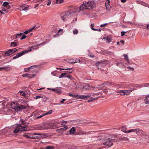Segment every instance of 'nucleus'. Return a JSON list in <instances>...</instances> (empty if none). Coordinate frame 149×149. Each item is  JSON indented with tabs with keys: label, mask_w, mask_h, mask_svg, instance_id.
I'll return each mask as SVG.
<instances>
[{
	"label": "nucleus",
	"mask_w": 149,
	"mask_h": 149,
	"mask_svg": "<svg viewBox=\"0 0 149 149\" xmlns=\"http://www.w3.org/2000/svg\"><path fill=\"white\" fill-rule=\"evenodd\" d=\"M52 110H50L48 112L45 113V115L48 114H51L52 113Z\"/></svg>",
	"instance_id": "obj_53"
},
{
	"label": "nucleus",
	"mask_w": 149,
	"mask_h": 149,
	"mask_svg": "<svg viewBox=\"0 0 149 149\" xmlns=\"http://www.w3.org/2000/svg\"><path fill=\"white\" fill-rule=\"evenodd\" d=\"M119 93L121 95H125V91H119Z\"/></svg>",
	"instance_id": "obj_40"
},
{
	"label": "nucleus",
	"mask_w": 149,
	"mask_h": 149,
	"mask_svg": "<svg viewBox=\"0 0 149 149\" xmlns=\"http://www.w3.org/2000/svg\"><path fill=\"white\" fill-rule=\"evenodd\" d=\"M23 136H24L25 137H26L27 138H31V136H29V135L28 134H24Z\"/></svg>",
	"instance_id": "obj_50"
},
{
	"label": "nucleus",
	"mask_w": 149,
	"mask_h": 149,
	"mask_svg": "<svg viewBox=\"0 0 149 149\" xmlns=\"http://www.w3.org/2000/svg\"><path fill=\"white\" fill-rule=\"evenodd\" d=\"M26 38V36L24 35H23L22 37L20 38L21 40H23Z\"/></svg>",
	"instance_id": "obj_55"
},
{
	"label": "nucleus",
	"mask_w": 149,
	"mask_h": 149,
	"mask_svg": "<svg viewBox=\"0 0 149 149\" xmlns=\"http://www.w3.org/2000/svg\"><path fill=\"white\" fill-rule=\"evenodd\" d=\"M78 8H72L71 9L68 11V12L70 13V15H72L76 11Z\"/></svg>",
	"instance_id": "obj_12"
},
{
	"label": "nucleus",
	"mask_w": 149,
	"mask_h": 149,
	"mask_svg": "<svg viewBox=\"0 0 149 149\" xmlns=\"http://www.w3.org/2000/svg\"><path fill=\"white\" fill-rule=\"evenodd\" d=\"M35 27H36L35 26H34L32 28H31L29 29L31 31L35 28Z\"/></svg>",
	"instance_id": "obj_62"
},
{
	"label": "nucleus",
	"mask_w": 149,
	"mask_h": 149,
	"mask_svg": "<svg viewBox=\"0 0 149 149\" xmlns=\"http://www.w3.org/2000/svg\"><path fill=\"white\" fill-rule=\"evenodd\" d=\"M110 2V1L109 0H107L105 3V6H108V5H109V3Z\"/></svg>",
	"instance_id": "obj_47"
},
{
	"label": "nucleus",
	"mask_w": 149,
	"mask_h": 149,
	"mask_svg": "<svg viewBox=\"0 0 149 149\" xmlns=\"http://www.w3.org/2000/svg\"><path fill=\"white\" fill-rule=\"evenodd\" d=\"M140 88V86H134L132 90H133V91H134V90H136L137 89L139 88Z\"/></svg>",
	"instance_id": "obj_38"
},
{
	"label": "nucleus",
	"mask_w": 149,
	"mask_h": 149,
	"mask_svg": "<svg viewBox=\"0 0 149 149\" xmlns=\"http://www.w3.org/2000/svg\"><path fill=\"white\" fill-rule=\"evenodd\" d=\"M11 107L12 108L14 109L16 111V108L17 107V103L14 102H12L11 104Z\"/></svg>",
	"instance_id": "obj_18"
},
{
	"label": "nucleus",
	"mask_w": 149,
	"mask_h": 149,
	"mask_svg": "<svg viewBox=\"0 0 149 149\" xmlns=\"http://www.w3.org/2000/svg\"><path fill=\"white\" fill-rule=\"evenodd\" d=\"M9 4L8 2L5 1L3 2L2 6L4 7H6V6H8Z\"/></svg>",
	"instance_id": "obj_35"
},
{
	"label": "nucleus",
	"mask_w": 149,
	"mask_h": 149,
	"mask_svg": "<svg viewBox=\"0 0 149 149\" xmlns=\"http://www.w3.org/2000/svg\"><path fill=\"white\" fill-rule=\"evenodd\" d=\"M127 128L125 126H123L122 127V131L125 133H128V131H126Z\"/></svg>",
	"instance_id": "obj_25"
},
{
	"label": "nucleus",
	"mask_w": 149,
	"mask_h": 149,
	"mask_svg": "<svg viewBox=\"0 0 149 149\" xmlns=\"http://www.w3.org/2000/svg\"><path fill=\"white\" fill-rule=\"evenodd\" d=\"M61 70H70L69 71H68V72L70 73H71L72 72L73 69L72 68H65V69H61L60 68Z\"/></svg>",
	"instance_id": "obj_28"
},
{
	"label": "nucleus",
	"mask_w": 149,
	"mask_h": 149,
	"mask_svg": "<svg viewBox=\"0 0 149 149\" xmlns=\"http://www.w3.org/2000/svg\"><path fill=\"white\" fill-rule=\"evenodd\" d=\"M127 68H128L129 70H131L132 71H133L134 70V68H133L131 67H130V66L128 67H127Z\"/></svg>",
	"instance_id": "obj_57"
},
{
	"label": "nucleus",
	"mask_w": 149,
	"mask_h": 149,
	"mask_svg": "<svg viewBox=\"0 0 149 149\" xmlns=\"http://www.w3.org/2000/svg\"><path fill=\"white\" fill-rule=\"evenodd\" d=\"M22 124H18L17 125L15 129L13 130V132L14 133H17L19 132L26 131L29 130L27 129V128L26 126H22V125H24V122L23 120H21Z\"/></svg>",
	"instance_id": "obj_1"
},
{
	"label": "nucleus",
	"mask_w": 149,
	"mask_h": 149,
	"mask_svg": "<svg viewBox=\"0 0 149 149\" xmlns=\"http://www.w3.org/2000/svg\"><path fill=\"white\" fill-rule=\"evenodd\" d=\"M10 111L9 109L7 107H3L0 109V113H7Z\"/></svg>",
	"instance_id": "obj_10"
},
{
	"label": "nucleus",
	"mask_w": 149,
	"mask_h": 149,
	"mask_svg": "<svg viewBox=\"0 0 149 149\" xmlns=\"http://www.w3.org/2000/svg\"><path fill=\"white\" fill-rule=\"evenodd\" d=\"M107 23H106V24H102V25H100V27H104L105 26H106L107 25Z\"/></svg>",
	"instance_id": "obj_58"
},
{
	"label": "nucleus",
	"mask_w": 149,
	"mask_h": 149,
	"mask_svg": "<svg viewBox=\"0 0 149 149\" xmlns=\"http://www.w3.org/2000/svg\"><path fill=\"white\" fill-rule=\"evenodd\" d=\"M124 59L127 61L128 64H130V61L128 58V57L126 54H124Z\"/></svg>",
	"instance_id": "obj_22"
},
{
	"label": "nucleus",
	"mask_w": 149,
	"mask_h": 149,
	"mask_svg": "<svg viewBox=\"0 0 149 149\" xmlns=\"http://www.w3.org/2000/svg\"><path fill=\"white\" fill-rule=\"evenodd\" d=\"M140 130L139 128L133 129L128 130V133L130 132H135L136 133L138 132Z\"/></svg>",
	"instance_id": "obj_14"
},
{
	"label": "nucleus",
	"mask_w": 149,
	"mask_h": 149,
	"mask_svg": "<svg viewBox=\"0 0 149 149\" xmlns=\"http://www.w3.org/2000/svg\"><path fill=\"white\" fill-rule=\"evenodd\" d=\"M101 53L103 55H105L108 54V52L107 51H102L101 52Z\"/></svg>",
	"instance_id": "obj_44"
},
{
	"label": "nucleus",
	"mask_w": 149,
	"mask_h": 149,
	"mask_svg": "<svg viewBox=\"0 0 149 149\" xmlns=\"http://www.w3.org/2000/svg\"><path fill=\"white\" fill-rule=\"evenodd\" d=\"M76 60L77 61H71L70 62V63H76L77 62H79L80 61V60L79 59H76Z\"/></svg>",
	"instance_id": "obj_42"
},
{
	"label": "nucleus",
	"mask_w": 149,
	"mask_h": 149,
	"mask_svg": "<svg viewBox=\"0 0 149 149\" xmlns=\"http://www.w3.org/2000/svg\"><path fill=\"white\" fill-rule=\"evenodd\" d=\"M11 7V6L10 5H8V6H6V9L8 10Z\"/></svg>",
	"instance_id": "obj_64"
},
{
	"label": "nucleus",
	"mask_w": 149,
	"mask_h": 149,
	"mask_svg": "<svg viewBox=\"0 0 149 149\" xmlns=\"http://www.w3.org/2000/svg\"><path fill=\"white\" fill-rule=\"evenodd\" d=\"M98 97H97L96 98H93V97H91L90 100H88V102H92L94 100L97 99Z\"/></svg>",
	"instance_id": "obj_34"
},
{
	"label": "nucleus",
	"mask_w": 149,
	"mask_h": 149,
	"mask_svg": "<svg viewBox=\"0 0 149 149\" xmlns=\"http://www.w3.org/2000/svg\"><path fill=\"white\" fill-rule=\"evenodd\" d=\"M112 141H114V139L110 140L109 138L108 139H104L102 140L103 145L108 146L109 147L111 146L113 144Z\"/></svg>",
	"instance_id": "obj_3"
},
{
	"label": "nucleus",
	"mask_w": 149,
	"mask_h": 149,
	"mask_svg": "<svg viewBox=\"0 0 149 149\" xmlns=\"http://www.w3.org/2000/svg\"><path fill=\"white\" fill-rule=\"evenodd\" d=\"M68 95L70 96H71L72 97H74V98L76 97H77L78 96V94H77L76 95H73V94H72V93H68Z\"/></svg>",
	"instance_id": "obj_27"
},
{
	"label": "nucleus",
	"mask_w": 149,
	"mask_h": 149,
	"mask_svg": "<svg viewBox=\"0 0 149 149\" xmlns=\"http://www.w3.org/2000/svg\"><path fill=\"white\" fill-rule=\"evenodd\" d=\"M71 16L70 13L68 12V11L63 12L61 14V18L64 21L67 20L68 18Z\"/></svg>",
	"instance_id": "obj_2"
},
{
	"label": "nucleus",
	"mask_w": 149,
	"mask_h": 149,
	"mask_svg": "<svg viewBox=\"0 0 149 149\" xmlns=\"http://www.w3.org/2000/svg\"><path fill=\"white\" fill-rule=\"evenodd\" d=\"M78 33V30L77 29H75L73 31V33L74 34H77Z\"/></svg>",
	"instance_id": "obj_45"
},
{
	"label": "nucleus",
	"mask_w": 149,
	"mask_h": 149,
	"mask_svg": "<svg viewBox=\"0 0 149 149\" xmlns=\"http://www.w3.org/2000/svg\"><path fill=\"white\" fill-rule=\"evenodd\" d=\"M140 86V88L148 87L149 86V83L142 84Z\"/></svg>",
	"instance_id": "obj_23"
},
{
	"label": "nucleus",
	"mask_w": 149,
	"mask_h": 149,
	"mask_svg": "<svg viewBox=\"0 0 149 149\" xmlns=\"http://www.w3.org/2000/svg\"><path fill=\"white\" fill-rule=\"evenodd\" d=\"M85 3L87 7L88 8H87V9L89 10L92 9L96 6L95 3L93 1H86Z\"/></svg>",
	"instance_id": "obj_4"
},
{
	"label": "nucleus",
	"mask_w": 149,
	"mask_h": 149,
	"mask_svg": "<svg viewBox=\"0 0 149 149\" xmlns=\"http://www.w3.org/2000/svg\"><path fill=\"white\" fill-rule=\"evenodd\" d=\"M17 46V43L15 42H12L11 43L10 46L16 47Z\"/></svg>",
	"instance_id": "obj_31"
},
{
	"label": "nucleus",
	"mask_w": 149,
	"mask_h": 149,
	"mask_svg": "<svg viewBox=\"0 0 149 149\" xmlns=\"http://www.w3.org/2000/svg\"><path fill=\"white\" fill-rule=\"evenodd\" d=\"M129 140V139L126 137H123L120 138L119 139V141H128Z\"/></svg>",
	"instance_id": "obj_20"
},
{
	"label": "nucleus",
	"mask_w": 149,
	"mask_h": 149,
	"mask_svg": "<svg viewBox=\"0 0 149 149\" xmlns=\"http://www.w3.org/2000/svg\"><path fill=\"white\" fill-rule=\"evenodd\" d=\"M31 32V31L29 29L28 30H27L26 31L24 32L23 33H24L25 34H27Z\"/></svg>",
	"instance_id": "obj_48"
},
{
	"label": "nucleus",
	"mask_w": 149,
	"mask_h": 149,
	"mask_svg": "<svg viewBox=\"0 0 149 149\" xmlns=\"http://www.w3.org/2000/svg\"><path fill=\"white\" fill-rule=\"evenodd\" d=\"M79 10L81 11H83L85 9H87V8H88L86 6V5L85 3H83L82 5H81L79 7Z\"/></svg>",
	"instance_id": "obj_13"
},
{
	"label": "nucleus",
	"mask_w": 149,
	"mask_h": 149,
	"mask_svg": "<svg viewBox=\"0 0 149 149\" xmlns=\"http://www.w3.org/2000/svg\"><path fill=\"white\" fill-rule=\"evenodd\" d=\"M66 123V121H62V123L61 125L63 126V125H64Z\"/></svg>",
	"instance_id": "obj_60"
},
{
	"label": "nucleus",
	"mask_w": 149,
	"mask_h": 149,
	"mask_svg": "<svg viewBox=\"0 0 149 149\" xmlns=\"http://www.w3.org/2000/svg\"><path fill=\"white\" fill-rule=\"evenodd\" d=\"M90 97V96L89 95H87L86 96L85 95H79L77 97V98L79 99H84L85 98H87L88 97Z\"/></svg>",
	"instance_id": "obj_17"
},
{
	"label": "nucleus",
	"mask_w": 149,
	"mask_h": 149,
	"mask_svg": "<svg viewBox=\"0 0 149 149\" xmlns=\"http://www.w3.org/2000/svg\"><path fill=\"white\" fill-rule=\"evenodd\" d=\"M143 5L144 6H146L149 8V4H147L146 3H144Z\"/></svg>",
	"instance_id": "obj_63"
},
{
	"label": "nucleus",
	"mask_w": 149,
	"mask_h": 149,
	"mask_svg": "<svg viewBox=\"0 0 149 149\" xmlns=\"http://www.w3.org/2000/svg\"><path fill=\"white\" fill-rule=\"evenodd\" d=\"M2 11H3L4 12H6V13H8V10H7V9L5 8H2Z\"/></svg>",
	"instance_id": "obj_54"
},
{
	"label": "nucleus",
	"mask_w": 149,
	"mask_h": 149,
	"mask_svg": "<svg viewBox=\"0 0 149 149\" xmlns=\"http://www.w3.org/2000/svg\"><path fill=\"white\" fill-rule=\"evenodd\" d=\"M18 6L19 7V8L18 9V10H19L21 11L23 10L25 11H27L29 7L28 5L25 6L24 4L22 5H19Z\"/></svg>",
	"instance_id": "obj_9"
},
{
	"label": "nucleus",
	"mask_w": 149,
	"mask_h": 149,
	"mask_svg": "<svg viewBox=\"0 0 149 149\" xmlns=\"http://www.w3.org/2000/svg\"><path fill=\"white\" fill-rule=\"evenodd\" d=\"M40 149H54L53 146H48L44 148H41Z\"/></svg>",
	"instance_id": "obj_26"
},
{
	"label": "nucleus",
	"mask_w": 149,
	"mask_h": 149,
	"mask_svg": "<svg viewBox=\"0 0 149 149\" xmlns=\"http://www.w3.org/2000/svg\"><path fill=\"white\" fill-rule=\"evenodd\" d=\"M45 115V113H44L41 115L40 116H38L36 118L37 119H38L39 118H40L42 117L43 116H44Z\"/></svg>",
	"instance_id": "obj_52"
},
{
	"label": "nucleus",
	"mask_w": 149,
	"mask_h": 149,
	"mask_svg": "<svg viewBox=\"0 0 149 149\" xmlns=\"http://www.w3.org/2000/svg\"><path fill=\"white\" fill-rule=\"evenodd\" d=\"M141 134H144V132L142 130L140 129V130L139 132Z\"/></svg>",
	"instance_id": "obj_56"
},
{
	"label": "nucleus",
	"mask_w": 149,
	"mask_h": 149,
	"mask_svg": "<svg viewBox=\"0 0 149 149\" xmlns=\"http://www.w3.org/2000/svg\"><path fill=\"white\" fill-rule=\"evenodd\" d=\"M26 108V106L23 105H21L20 106H17L16 108V111H19L22 109H25Z\"/></svg>",
	"instance_id": "obj_11"
},
{
	"label": "nucleus",
	"mask_w": 149,
	"mask_h": 149,
	"mask_svg": "<svg viewBox=\"0 0 149 149\" xmlns=\"http://www.w3.org/2000/svg\"><path fill=\"white\" fill-rule=\"evenodd\" d=\"M35 76L34 74H33L32 76L30 75V74H24L22 75V76L24 77H27L31 79L33 77H34Z\"/></svg>",
	"instance_id": "obj_15"
},
{
	"label": "nucleus",
	"mask_w": 149,
	"mask_h": 149,
	"mask_svg": "<svg viewBox=\"0 0 149 149\" xmlns=\"http://www.w3.org/2000/svg\"><path fill=\"white\" fill-rule=\"evenodd\" d=\"M126 33V32H125V31H123L121 32V36H124L125 33Z\"/></svg>",
	"instance_id": "obj_59"
},
{
	"label": "nucleus",
	"mask_w": 149,
	"mask_h": 149,
	"mask_svg": "<svg viewBox=\"0 0 149 149\" xmlns=\"http://www.w3.org/2000/svg\"><path fill=\"white\" fill-rule=\"evenodd\" d=\"M44 43H40V44L36 45H35V46L31 47L30 48H31V49L34 48V47H38L40 45H41L42 44H44Z\"/></svg>",
	"instance_id": "obj_30"
},
{
	"label": "nucleus",
	"mask_w": 149,
	"mask_h": 149,
	"mask_svg": "<svg viewBox=\"0 0 149 149\" xmlns=\"http://www.w3.org/2000/svg\"><path fill=\"white\" fill-rule=\"evenodd\" d=\"M104 39H106L108 43L110 42L111 41V39L109 38L108 37H106L105 38H104Z\"/></svg>",
	"instance_id": "obj_51"
},
{
	"label": "nucleus",
	"mask_w": 149,
	"mask_h": 149,
	"mask_svg": "<svg viewBox=\"0 0 149 149\" xmlns=\"http://www.w3.org/2000/svg\"><path fill=\"white\" fill-rule=\"evenodd\" d=\"M106 6L107 10H110L111 7L109 5H108V6Z\"/></svg>",
	"instance_id": "obj_49"
},
{
	"label": "nucleus",
	"mask_w": 149,
	"mask_h": 149,
	"mask_svg": "<svg viewBox=\"0 0 149 149\" xmlns=\"http://www.w3.org/2000/svg\"><path fill=\"white\" fill-rule=\"evenodd\" d=\"M56 127L55 124H52L48 125L47 127V128H45L44 127L41 126L38 127V129L36 130L45 129H54Z\"/></svg>",
	"instance_id": "obj_8"
},
{
	"label": "nucleus",
	"mask_w": 149,
	"mask_h": 149,
	"mask_svg": "<svg viewBox=\"0 0 149 149\" xmlns=\"http://www.w3.org/2000/svg\"><path fill=\"white\" fill-rule=\"evenodd\" d=\"M31 49H30L29 50H24L22 52L18 53L17 55H16L15 56L13 57V59H15L18 58L21 56L25 54L28 53L29 52H31Z\"/></svg>",
	"instance_id": "obj_6"
},
{
	"label": "nucleus",
	"mask_w": 149,
	"mask_h": 149,
	"mask_svg": "<svg viewBox=\"0 0 149 149\" xmlns=\"http://www.w3.org/2000/svg\"><path fill=\"white\" fill-rule=\"evenodd\" d=\"M55 92L57 93L60 94L62 91L61 90V89H56V90H55Z\"/></svg>",
	"instance_id": "obj_37"
},
{
	"label": "nucleus",
	"mask_w": 149,
	"mask_h": 149,
	"mask_svg": "<svg viewBox=\"0 0 149 149\" xmlns=\"http://www.w3.org/2000/svg\"><path fill=\"white\" fill-rule=\"evenodd\" d=\"M133 91V90H125V95H129Z\"/></svg>",
	"instance_id": "obj_21"
},
{
	"label": "nucleus",
	"mask_w": 149,
	"mask_h": 149,
	"mask_svg": "<svg viewBox=\"0 0 149 149\" xmlns=\"http://www.w3.org/2000/svg\"><path fill=\"white\" fill-rule=\"evenodd\" d=\"M23 34L22 33H21L19 34H18L16 36V38H19L22 35V34Z\"/></svg>",
	"instance_id": "obj_46"
},
{
	"label": "nucleus",
	"mask_w": 149,
	"mask_h": 149,
	"mask_svg": "<svg viewBox=\"0 0 149 149\" xmlns=\"http://www.w3.org/2000/svg\"><path fill=\"white\" fill-rule=\"evenodd\" d=\"M110 84H111L109 82H107L106 83H104L101 84V85L99 86V87L97 88H99V90H100L101 88H102V87L104 86H107Z\"/></svg>",
	"instance_id": "obj_16"
},
{
	"label": "nucleus",
	"mask_w": 149,
	"mask_h": 149,
	"mask_svg": "<svg viewBox=\"0 0 149 149\" xmlns=\"http://www.w3.org/2000/svg\"><path fill=\"white\" fill-rule=\"evenodd\" d=\"M35 67V65H33L32 66H31V67H29V68H25L24 70H25V71H29L30 69H31V68H32L33 67Z\"/></svg>",
	"instance_id": "obj_36"
},
{
	"label": "nucleus",
	"mask_w": 149,
	"mask_h": 149,
	"mask_svg": "<svg viewBox=\"0 0 149 149\" xmlns=\"http://www.w3.org/2000/svg\"><path fill=\"white\" fill-rule=\"evenodd\" d=\"M94 26V24H91V29L93 31L97 30L96 29L93 28V27Z\"/></svg>",
	"instance_id": "obj_39"
},
{
	"label": "nucleus",
	"mask_w": 149,
	"mask_h": 149,
	"mask_svg": "<svg viewBox=\"0 0 149 149\" xmlns=\"http://www.w3.org/2000/svg\"><path fill=\"white\" fill-rule=\"evenodd\" d=\"M64 0H56V2L57 4H60L63 3Z\"/></svg>",
	"instance_id": "obj_33"
},
{
	"label": "nucleus",
	"mask_w": 149,
	"mask_h": 149,
	"mask_svg": "<svg viewBox=\"0 0 149 149\" xmlns=\"http://www.w3.org/2000/svg\"><path fill=\"white\" fill-rule=\"evenodd\" d=\"M48 3H47V5L48 6H49L51 4V1L50 0H48Z\"/></svg>",
	"instance_id": "obj_61"
},
{
	"label": "nucleus",
	"mask_w": 149,
	"mask_h": 149,
	"mask_svg": "<svg viewBox=\"0 0 149 149\" xmlns=\"http://www.w3.org/2000/svg\"><path fill=\"white\" fill-rule=\"evenodd\" d=\"M21 93L20 94V95L22 96L23 97H24L26 95V94L23 91H19Z\"/></svg>",
	"instance_id": "obj_41"
},
{
	"label": "nucleus",
	"mask_w": 149,
	"mask_h": 149,
	"mask_svg": "<svg viewBox=\"0 0 149 149\" xmlns=\"http://www.w3.org/2000/svg\"><path fill=\"white\" fill-rule=\"evenodd\" d=\"M11 51L12 52V53H13L15 52H16L17 50V49H16V48H14L13 49H10Z\"/></svg>",
	"instance_id": "obj_43"
},
{
	"label": "nucleus",
	"mask_w": 149,
	"mask_h": 149,
	"mask_svg": "<svg viewBox=\"0 0 149 149\" xmlns=\"http://www.w3.org/2000/svg\"><path fill=\"white\" fill-rule=\"evenodd\" d=\"M67 74L66 73H63L62 74H61L60 76L59 77V78H61L64 77H65L66 76V75Z\"/></svg>",
	"instance_id": "obj_32"
},
{
	"label": "nucleus",
	"mask_w": 149,
	"mask_h": 149,
	"mask_svg": "<svg viewBox=\"0 0 149 149\" xmlns=\"http://www.w3.org/2000/svg\"><path fill=\"white\" fill-rule=\"evenodd\" d=\"M145 100L146 102V104H148L149 103V95L147 96L145 99Z\"/></svg>",
	"instance_id": "obj_29"
},
{
	"label": "nucleus",
	"mask_w": 149,
	"mask_h": 149,
	"mask_svg": "<svg viewBox=\"0 0 149 149\" xmlns=\"http://www.w3.org/2000/svg\"><path fill=\"white\" fill-rule=\"evenodd\" d=\"M75 131V129L74 127L72 128L70 130V133L71 134H73Z\"/></svg>",
	"instance_id": "obj_24"
},
{
	"label": "nucleus",
	"mask_w": 149,
	"mask_h": 149,
	"mask_svg": "<svg viewBox=\"0 0 149 149\" xmlns=\"http://www.w3.org/2000/svg\"><path fill=\"white\" fill-rule=\"evenodd\" d=\"M29 135H40L41 136H31V139H40L41 138H44V137L46 136V135L45 134H41L40 133H29Z\"/></svg>",
	"instance_id": "obj_5"
},
{
	"label": "nucleus",
	"mask_w": 149,
	"mask_h": 149,
	"mask_svg": "<svg viewBox=\"0 0 149 149\" xmlns=\"http://www.w3.org/2000/svg\"><path fill=\"white\" fill-rule=\"evenodd\" d=\"M11 49H9L5 52L3 51H0V55H1V57L3 56L4 58L6 56L10 55L12 54Z\"/></svg>",
	"instance_id": "obj_7"
},
{
	"label": "nucleus",
	"mask_w": 149,
	"mask_h": 149,
	"mask_svg": "<svg viewBox=\"0 0 149 149\" xmlns=\"http://www.w3.org/2000/svg\"><path fill=\"white\" fill-rule=\"evenodd\" d=\"M68 128V127L67 126H65L61 128V129H57L56 130L57 131H59L60 132H63V131H65Z\"/></svg>",
	"instance_id": "obj_19"
}]
</instances>
